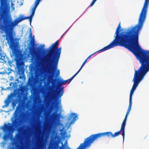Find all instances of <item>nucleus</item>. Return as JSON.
<instances>
[{
  "label": "nucleus",
  "mask_w": 149,
  "mask_h": 149,
  "mask_svg": "<svg viewBox=\"0 0 149 149\" xmlns=\"http://www.w3.org/2000/svg\"><path fill=\"white\" fill-rule=\"evenodd\" d=\"M97 52H95L94 53L90 55L87 58V59H88L92 55H93V54H94L95 53H96Z\"/></svg>",
  "instance_id": "c756f323"
},
{
  "label": "nucleus",
  "mask_w": 149,
  "mask_h": 149,
  "mask_svg": "<svg viewBox=\"0 0 149 149\" xmlns=\"http://www.w3.org/2000/svg\"><path fill=\"white\" fill-rule=\"evenodd\" d=\"M149 0H145L143 7L139 15L138 23L133 26L127 29L124 32L119 33L121 29L120 23L117 27L115 39L110 44L98 51L103 52L117 46L123 47L132 51L139 45L140 32L145 19Z\"/></svg>",
  "instance_id": "f257e3e1"
},
{
  "label": "nucleus",
  "mask_w": 149,
  "mask_h": 149,
  "mask_svg": "<svg viewBox=\"0 0 149 149\" xmlns=\"http://www.w3.org/2000/svg\"><path fill=\"white\" fill-rule=\"evenodd\" d=\"M42 47H45V45H43L42 46Z\"/></svg>",
  "instance_id": "473e14b6"
},
{
  "label": "nucleus",
  "mask_w": 149,
  "mask_h": 149,
  "mask_svg": "<svg viewBox=\"0 0 149 149\" xmlns=\"http://www.w3.org/2000/svg\"><path fill=\"white\" fill-rule=\"evenodd\" d=\"M87 59H86L84 61V62L83 63L82 65H81V68H80L79 69V71H81V69H82V68L83 66H84V65L86 63V61H87Z\"/></svg>",
  "instance_id": "6ab92c4d"
},
{
  "label": "nucleus",
  "mask_w": 149,
  "mask_h": 149,
  "mask_svg": "<svg viewBox=\"0 0 149 149\" xmlns=\"http://www.w3.org/2000/svg\"><path fill=\"white\" fill-rule=\"evenodd\" d=\"M59 73H60L59 70H58L57 71V73L58 74H59Z\"/></svg>",
  "instance_id": "2f4dec72"
},
{
  "label": "nucleus",
  "mask_w": 149,
  "mask_h": 149,
  "mask_svg": "<svg viewBox=\"0 0 149 149\" xmlns=\"http://www.w3.org/2000/svg\"><path fill=\"white\" fill-rule=\"evenodd\" d=\"M8 7L6 3V0H0V28L1 27V21L6 17L4 15L6 14L8 11Z\"/></svg>",
  "instance_id": "1a4fd4ad"
},
{
  "label": "nucleus",
  "mask_w": 149,
  "mask_h": 149,
  "mask_svg": "<svg viewBox=\"0 0 149 149\" xmlns=\"http://www.w3.org/2000/svg\"><path fill=\"white\" fill-rule=\"evenodd\" d=\"M67 83L69 84L68 79L65 80L61 79L59 82L58 83L57 86L59 89L58 90L56 91V96L58 98H60L62 96L64 93V87H61V86L62 85H65Z\"/></svg>",
  "instance_id": "9d476101"
},
{
  "label": "nucleus",
  "mask_w": 149,
  "mask_h": 149,
  "mask_svg": "<svg viewBox=\"0 0 149 149\" xmlns=\"http://www.w3.org/2000/svg\"><path fill=\"white\" fill-rule=\"evenodd\" d=\"M13 96V93H11L8 96L7 98L5 101V106L6 107H7L9 105Z\"/></svg>",
  "instance_id": "9b49d317"
},
{
  "label": "nucleus",
  "mask_w": 149,
  "mask_h": 149,
  "mask_svg": "<svg viewBox=\"0 0 149 149\" xmlns=\"http://www.w3.org/2000/svg\"><path fill=\"white\" fill-rule=\"evenodd\" d=\"M72 119L73 121H75L78 119L77 116V114L74 113H71L70 115L68 120H71Z\"/></svg>",
  "instance_id": "f8f14e48"
},
{
  "label": "nucleus",
  "mask_w": 149,
  "mask_h": 149,
  "mask_svg": "<svg viewBox=\"0 0 149 149\" xmlns=\"http://www.w3.org/2000/svg\"><path fill=\"white\" fill-rule=\"evenodd\" d=\"M13 55H16L17 54V52L16 51H14L13 52Z\"/></svg>",
  "instance_id": "cd10ccee"
},
{
  "label": "nucleus",
  "mask_w": 149,
  "mask_h": 149,
  "mask_svg": "<svg viewBox=\"0 0 149 149\" xmlns=\"http://www.w3.org/2000/svg\"><path fill=\"white\" fill-rule=\"evenodd\" d=\"M97 0H93L92 2L91 3L90 5V6L92 7L94 4L95 3Z\"/></svg>",
  "instance_id": "b1692460"
},
{
  "label": "nucleus",
  "mask_w": 149,
  "mask_h": 149,
  "mask_svg": "<svg viewBox=\"0 0 149 149\" xmlns=\"http://www.w3.org/2000/svg\"><path fill=\"white\" fill-rule=\"evenodd\" d=\"M35 11L32 10L31 14L30 16V24H31L32 22V18L34 15Z\"/></svg>",
  "instance_id": "a211bd4d"
},
{
  "label": "nucleus",
  "mask_w": 149,
  "mask_h": 149,
  "mask_svg": "<svg viewBox=\"0 0 149 149\" xmlns=\"http://www.w3.org/2000/svg\"><path fill=\"white\" fill-rule=\"evenodd\" d=\"M58 116V115L56 112L54 113V119H56Z\"/></svg>",
  "instance_id": "4be33fe9"
},
{
  "label": "nucleus",
  "mask_w": 149,
  "mask_h": 149,
  "mask_svg": "<svg viewBox=\"0 0 149 149\" xmlns=\"http://www.w3.org/2000/svg\"><path fill=\"white\" fill-rule=\"evenodd\" d=\"M16 104V103L15 101H13L12 102V105L13 109H15V106Z\"/></svg>",
  "instance_id": "412c9836"
},
{
  "label": "nucleus",
  "mask_w": 149,
  "mask_h": 149,
  "mask_svg": "<svg viewBox=\"0 0 149 149\" xmlns=\"http://www.w3.org/2000/svg\"><path fill=\"white\" fill-rule=\"evenodd\" d=\"M12 149H15L14 148H13Z\"/></svg>",
  "instance_id": "72a5a7b5"
},
{
  "label": "nucleus",
  "mask_w": 149,
  "mask_h": 149,
  "mask_svg": "<svg viewBox=\"0 0 149 149\" xmlns=\"http://www.w3.org/2000/svg\"><path fill=\"white\" fill-rule=\"evenodd\" d=\"M32 34L31 29H30L29 30V37L31 38V40L29 44L30 45H31V46L29 47V54L32 56L31 61L36 62L38 61V59L34 55L35 49L34 48V45L35 39L34 36L32 38Z\"/></svg>",
  "instance_id": "6e6552de"
},
{
  "label": "nucleus",
  "mask_w": 149,
  "mask_h": 149,
  "mask_svg": "<svg viewBox=\"0 0 149 149\" xmlns=\"http://www.w3.org/2000/svg\"><path fill=\"white\" fill-rule=\"evenodd\" d=\"M37 51L39 53H40L42 51V47H38L37 49Z\"/></svg>",
  "instance_id": "5701e85b"
},
{
  "label": "nucleus",
  "mask_w": 149,
  "mask_h": 149,
  "mask_svg": "<svg viewBox=\"0 0 149 149\" xmlns=\"http://www.w3.org/2000/svg\"><path fill=\"white\" fill-rule=\"evenodd\" d=\"M13 143L15 145L16 148H19V146L17 144L16 142H14Z\"/></svg>",
  "instance_id": "393cba45"
},
{
  "label": "nucleus",
  "mask_w": 149,
  "mask_h": 149,
  "mask_svg": "<svg viewBox=\"0 0 149 149\" xmlns=\"http://www.w3.org/2000/svg\"><path fill=\"white\" fill-rule=\"evenodd\" d=\"M79 72V71H78L74 75H73L71 78L68 79V80L69 84L73 79L77 75V74Z\"/></svg>",
  "instance_id": "dca6fc26"
},
{
  "label": "nucleus",
  "mask_w": 149,
  "mask_h": 149,
  "mask_svg": "<svg viewBox=\"0 0 149 149\" xmlns=\"http://www.w3.org/2000/svg\"><path fill=\"white\" fill-rule=\"evenodd\" d=\"M40 0H37L35 3V4H34V6H36V7H37L38 6V5L39 4V1H40Z\"/></svg>",
  "instance_id": "aec40b11"
},
{
  "label": "nucleus",
  "mask_w": 149,
  "mask_h": 149,
  "mask_svg": "<svg viewBox=\"0 0 149 149\" xmlns=\"http://www.w3.org/2000/svg\"><path fill=\"white\" fill-rule=\"evenodd\" d=\"M16 139L17 140H19L20 138V136L18 134H17L16 135Z\"/></svg>",
  "instance_id": "a878e982"
},
{
  "label": "nucleus",
  "mask_w": 149,
  "mask_h": 149,
  "mask_svg": "<svg viewBox=\"0 0 149 149\" xmlns=\"http://www.w3.org/2000/svg\"><path fill=\"white\" fill-rule=\"evenodd\" d=\"M17 69L19 74H22L24 73V71L23 70L22 68L21 67L20 64H19L17 65Z\"/></svg>",
  "instance_id": "2eb2a0df"
},
{
  "label": "nucleus",
  "mask_w": 149,
  "mask_h": 149,
  "mask_svg": "<svg viewBox=\"0 0 149 149\" xmlns=\"http://www.w3.org/2000/svg\"><path fill=\"white\" fill-rule=\"evenodd\" d=\"M122 132V135L123 136V141H124L125 135V131L123 130L120 128V130L113 134L111 132H107L103 133H99L95 134H93L91 135L89 137L87 138L84 142H86L87 144L86 146H91V144L93 143L94 141L102 137L107 136L108 137L111 136L112 138L119 136L120 134V133Z\"/></svg>",
  "instance_id": "423d86ee"
},
{
  "label": "nucleus",
  "mask_w": 149,
  "mask_h": 149,
  "mask_svg": "<svg viewBox=\"0 0 149 149\" xmlns=\"http://www.w3.org/2000/svg\"><path fill=\"white\" fill-rule=\"evenodd\" d=\"M132 98L129 99V104L128 109H127L126 115H128L132 108Z\"/></svg>",
  "instance_id": "4468645a"
},
{
  "label": "nucleus",
  "mask_w": 149,
  "mask_h": 149,
  "mask_svg": "<svg viewBox=\"0 0 149 149\" xmlns=\"http://www.w3.org/2000/svg\"><path fill=\"white\" fill-rule=\"evenodd\" d=\"M144 76L139 71L135 70L134 77L133 79L134 84L130 92V98H132V95L134 90L140 81L143 79Z\"/></svg>",
  "instance_id": "0eeeda50"
},
{
  "label": "nucleus",
  "mask_w": 149,
  "mask_h": 149,
  "mask_svg": "<svg viewBox=\"0 0 149 149\" xmlns=\"http://www.w3.org/2000/svg\"><path fill=\"white\" fill-rule=\"evenodd\" d=\"M20 108L17 107L14 113V120L12 121V125L10 123L5 124L3 130L5 132L3 136V139L5 140L10 139L12 136V133L16 129L18 128L20 124L19 113Z\"/></svg>",
  "instance_id": "39448f33"
},
{
  "label": "nucleus",
  "mask_w": 149,
  "mask_h": 149,
  "mask_svg": "<svg viewBox=\"0 0 149 149\" xmlns=\"http://www.w3.org/2000/svg\"><path fill=\"white\" fill-rule=\"evenodd\" d=\"M58 41L52 44L47 49L48 52L44 59L47 72L49 74L48 81L49 83H52L53 84L56 80L55 79H53L52 77L54 72L58 68L61 51V47L58 48Z\"/></svg>",
  "instance_id": "f03ea898"
},
{
  "label": "nucleus",
  "mask_w": 149,
  "mask_h": 149,
  "mask_svg": "<svg viewBox=\"0 0 149 149\" xmlns=\"http://www.w3.org/2000/svg\"><path fill=\"white\" fill-rule=\"evenodd\" d=\"M127 116L128 115L126 114L125 118L121 124V130H123V131L124 130L125 131V128Z\"/></svg>",
  "instance_id": "ddd939ff"
},
{
  "label": "nucleus",
  "mask_w": 149,
  "mask_h": 149,
  "mask_svg": "<svg viewBox=\"0 0 149 149\" xmlns=\"http://www.w3.org/2000/svg\"><path fill=\"white\" fill-rule=\"evenodd\" d=\"M79 72V71H78L74 75H73L71 78L68 79V80L69 84L73 79L77 75V74Z\"/></svg>",
  "instance_id": "f3484780"
},
{
  "label": "nucleus",
  "mask_w": 149,
  "mask_h": 149,
  "mask_svg": "<svg viewBox=\"0 0 149 149\" xmlns=\"http://www.w3.org/2000/svg\"><path fill=\"white\" fill-rule=\"evenodd\" d=\"M37 7L36 6H34L33 7L32 9V10L35 11L36 9V8Z\"/></svg>",
  "instance_id": "bb28decb"
},
{
  "label": "nucleus",
  "mask_w": 149,
  "mask_h": 149,
  "mask_svg": "<svg viewBox=\"0 0 149 149\" xmlns=\"http://www.w3.org/2000/svg\"><path fill=\"white\" fill-rule=\"evenodd\" d=\"M30 17H19L17 19L13 21L11 18L6 17L3 19V24L1 25V31L4 32L6 34V40L10 46L12 48L14 49L16 47V44L15 39L12 34V31L13 30L14 27L22 20L26 19H30Z\"/></svg>",
  "instance_id": "7ed1b4c3"
},
{
  "label": "nucleus",
  "mask_w": 149,
  "mask_h": 149,
  "mask_svg": "<svg viewBox=\"0 0 149 149\" xmlns=\"http://www.w3.org/2000/svg\"><path fill=\"white\" fill-rule=\"evenodd\" d=\"M132 52L138 58L141 64L138 70L144 76L149 70V50L145 51L139 45Z\"/></svg>",
  "instance_id": "20e7f679"
},
{
  "label": "nucleus",
  "mask_w": 149,
  "mask_h": 149,
  "mask_svg": "<svg viewBox=\"0 0 149 149\" xmlns=\"http://www.w3.org/2000/svg\"><path fill=\"white\" fill-rule=\"evenodd\" d=\"M56 108H57V109H59V107L58 106V102H57L56 103Z\"/></svg>",
  "instance_id": "7c9ffc66"
},
{
  "label": "nucleus",
  "mask_w": 149,
  "mask_h": 149,
  "mask_svg": "<svg viewBox=\"0 0 149 149\" xmlns=\"http://www.w3.org/2000/svg\"><path fill=\"white\" fill-rule=\"evenodd\" d=\"M1 47L0 46V59L1 58Z\"/></svg>",
  "instance_id": "c85d7f7f"
}]
</instances>
